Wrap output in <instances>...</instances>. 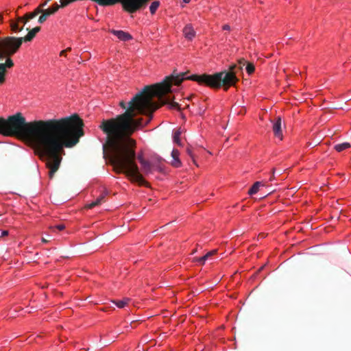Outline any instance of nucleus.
I'll return each mask as SVG.
<instances>
[{
	"instance_id": "6ab92c4d",
	"label": "nucleus",
	"mask_w": 351,
	"mask_h": 351,
	"mask_svg": "<svg viewBox=\"0 0 351 351\" xmlns=\"http://www.w3.org/2000/svg\"><path fill=\"white\" fill-rule=\"evenodd\" d=\"M141 165L142 167V170L143 171V172L145 174H147V173H149L152 172V165L149 161H147L146 160L144 161H141Z\"/></svg>"
},
{
	"instance_id": "7c9ffc66",
	"label": "nucleus",
	"mask_w": 351,
	"mask_h": 351,
	"mask_svg": "<svg viewBox=\"0 0 351 351\" xmlns=\"http://www.w3.org/2000/svg\"><path fill=\"white\" fill-rule=\"evenodd\" d=\"M71 47H68L66 49L62 50L60 53V56H65L67 51H71Z\"/></svg>"
},
{
	"instance_id": "5701e85b",
	"label": "nucleus",
	"mask_w": 351,
	"mask_h": 351,
	"mask_svg": "<svg viewBox=\"0 0 351 351\" xmlns=\"http://www.w3.org/2000/svg\"><path fill=\"white\" fill-rule=\"evenodd\" d=\"M130 300L129 298H124L122 300H114L113 303L115 304L117 307L121 308L125 307L128 304Z\"/></svg>"
},
{
	"instance_id": "ea45409f",
	"label": "nucleus",
	"mask_w": 351,
	"mask_h": 351,
	"mask_svg": "<svg viewBox=\"0 0 351 351\" xmlns=\"http://www.w3.org/2000/svg\"><path fill=\"white\" fill-rule=\"evenodd\" d=\"M245 62V59L242 58L239 60V64H244Z\"/></svg>"
},
{
	"instance_id": "20e7f679",
	"label": "nucleus",
	"mask_w": 351,
	"mask_h": 351,
	"mask_svg": "<svg viewBox=\"0 0 351 351\" xmlns=\"http://www.w3.org/2000/svg\"><path fill=\"white\" fill-rule=\"evenodd\" d=\"M224 72L215 73L213 75H190L187 73H181L176 75L173 74L167 76L162 82L152 86L154 88L156 93L168 94L171 92L173 85L179 86L184 80H189L198 83L199 85H204L213 89H219L221 87L222 75Z\"/></svg>"
},
{
	"instance_id": "4c0bfd02",
	"label": "nucleus",
	"mask_w": 351,
	"mask_h": 351,
	"mask_svg": "<svg viewBox=\"0 0 351 351\" xmlns=\"http://www.w3.org/2000/svg\"><path fill=\"white\" fill-rule=\"evenodd\" d=\"M223 87V90L224 91H228V90L229 89V88L231 86H229V85H222Z\"/></svg>"
},
{
	"instance_id": "e433bc0d",
	"label": "nucleus",
	"mask_w": 351,
	"mask_h": 351,
	"mask_svg": "<svg viewBox=\"0 0 351 351\" xmlns=\"http://www.w3.org/2000/svg\"><path fill=\"white\" fill-rule=\"evenodd\" d=\"M48 3V2H47V0L45 1H44L43 3H40L39 5L41 6V8L43 9V8L45 6L47 5V4Z\"/></svg>"
},
{
	"instance_id": "f257e3e1",
	"label": "nucleus",
	"mask_w": 351,
	"mask_h": 351,
	"mask_svg": "<svg viewBox=\"0 0 351 351\" xmlns=\"http://www.w3.org/2000/svg\"><path fill=\"white\" fill-rule=\"evenodd\" d=\"M158 84L145 86L128 103L121 101L119 106L125 111L114 118L103 119L99 126L102 132L141 130L151 121L153 113L160 106L169 104V108L178 109L177 102L169 103V99H164L166 93H155L156 89L152 86Z\"/></svg>"
},
{
	"instance_id": "aec40b11",
	"label": "nucleus",
	"mask_w": 351,
	"mask_h": 351,
	"mask_svg": "<svg viewBox=\"0 0 351 351\" xmlns=\"http://www.w3.org/2000/svg\"><path fill=\"white\" fill-rule=\"evenodd\" d=\"M160 1H158V0L154 1L151 3V4L149 5V12L152 15H154L156 14L157 10L160 7Z\"/></svg>"
},
{
	"instance_id": "4468645a",
	"label": "nucleus",
	"mask_w": 351,
	"mask_h": 351,
	"mask_svg": "<svg viewBox=\"0 0 351 351\" xmlns=\"http://www.w3.org/2000/svg\"><path fill=\"white\" fill-rule=\"evenodd\" d=\"M171 158L172 160L171 161V165L176 168L180 167L182 166V162L179 158L180 152L178 149H173L171 152Z\"/></svg>"
},
{
	"instance_id": "412c9836",
	"label": "nucleus",
	"mask_w": 351,
	"mask_h": 351,
	"mask_svg": "<svg viewBox=\"0 0 351 351\" xmlns=\"http://www.w3.org/2000/svg\"><path fill=\"white\" fill-rule=\"evenodd\" d=\"M262 185L261 182H256L249 190L248 194L250 195L256 194L258 191L259 187Z\"/></svg>"
},
{
	"instance_id": "1a4fd4ad",
	"label": "nucleus",
	"mask_w": 351,
	"mask_h": 351,
	"mask_svg": "<svg viewBox=\"0 0 351 351\" xmlns=\"http://www.w3.org/2000/svg\"><path fill=\"white\" fill-rule=\"evenodd\" d=\"M59 8L60 5L57 3H55L51 8L43 9V14L39 16L38 22L40 24L43 23L46 21L49 16L55 14Z\"/></svg>"
},
{
	"instance_id": "a18cd8bd",
	"label": "nucleus",
	"mask_w": 351,
	"mask_h": 351,
	"mask_svg": "<svg viewBox=\"0 0 351 351\" xmlns=\"http://www.w3.org/2000/svg\"><path fill=\"white\" fill-rule=\"evenodd\" d=\"M152 130H146L145 132H151Z\"/></svg>"
},
{
	"instance_id": "72a5a7b5",
	"label": "nucleus",
	"mask_w": 351,
	"mask_h": 351,
	"mask_svg": "<svg viewBox=\"0 0 351 351\" xmlns=\"http://www.w3.org/2000/svg\"><path fill=\"white\" fill-rule=\"evenodd\" d=\"M187 153L191 156V158H192L193 163L195 164V160L194 156H193L191 150L189 148L187 149Z\"/></svg>"
},
{
	"instance_id": "79ce46f5",
	"label": "nucleus",
	"mask_w": 351,
	"mask_h": 351,
	"mask_svg": "<svg viewBox=\"0 0 351 351\" xmlns=\"http://www.w3.org/2000/svg\"><path fill=\"white\" fill-rule=\"evenodd\" d=\"M42 241H43V243H47V242H48V241H47V239H45V238H43V239H42Z\"/></svg>"
},
{
	"instance_id": "a19ab883",
	"label": "nucleus",
	"mask_w": 351,
	"mask_h": 351,
	"mask_svg": "<svg viewBox=\"0 0 351 351\" xmlns=\"http://www.w3.org/2000/svg\"><path fill=\"white\" fill-rule=\"evenodd\" d=\"M184 3H189L191 0H182Z\"/></svg>"
},
{
	"instance_id": "c03bdc74",
	"label": "nucleus",
	"mask_w": 351,
	"mask_h": 351,
	"mask_svg": "<svg viewBox=\"0 0 351 351\" xmlns=\"http://www.w3.org/2000/svg\"><path fill=\"white\" fill-rule=\"evenodd\" d=\"M196 251H197L196 250H194L193 251V254L195 253V252H196Z\"/></svg>"
},
{
	"instance_id": "9d476101",
	"label": "nucleus",
	"mask_w": 351,
	"mask_h": 351,
	"mask_svg": "<svg viewBox=\"0 0 351 351\" xmlns=\"http://www.w3.org/2000/svg\"><path fill=\"white\" fill-rule=\"evenodd\" d=\"M238 78L236 75L233 72H227L224 73L222 75L221 80V86L222 85H229V86H235L236 83L238 82Z\"/></svg>"
},
{
	"instance_id": "c756f323",
	"label": "nucleus",
	"mask_w": 351,
	"mask_h": 351,
	"mask_svg": "<svg viewBox=\"0 0 351 351\" xmlns=\"http://www.w3.org/2000/svg\"><path fill=\"white\" fill-rule=\"evenodd\" d=\"M274 136L279 141H282L283 138L282 133H274Z\"/></svg>"
},
{
	"instance_id": "393cba45",
	"label": "nucleus",
	"mask_w": 351,
	"mask_h": 351,
	"mask_svg": "<svg viewBox=\"0 0 351 351\" xmlns=\"http://www.w3.org/2000/svg\"><path fill=\"white\" fill-rule=\"evenodd\" d=\"M64 228H65V226L64 224H59V225H57L55 226L50 227V229L52 232H55L56 230L61 231V230H63Z\"/></svg>"
},
{
	"instance_id": "c9c22d12",
	"label": "nucleus",
	"mask_w": 351,
	"mask_h": 351,
	"mask_svg": "<svg viewBox=\"0 0 351 351\" xmlns=\"http://www.w3.org/2000/svg\"><path fill=\"white\" fill-rule=\"evenodd\" d=\"M137 158H138V161H139V162H140V163L141 162V161H144V160H145L143 158V154H139V155H138Z\"/></svg>"
},
{
	"instance_id": "423d86ee",
	"label": "nucleus",
	"mask_w": 351,
	"mask_h": 351,
	"mask_svg": "<svg viewBox=\"0 0 351 351\" xmlns=\"http://www.w3.org/2000/svg\"><path fill=\"white\" fill-rule=\"evenodd\" d=\"M84 123L77 113L59 119L44 120L43 132H84Z\"/></svg>"
},
{
	"instance_id": "f8f14e48",
	"label": "nucleus",
	"mask_w": 351,
	"mask_h": 351,
	"mask_svg": "<svg viewBox=\"0 0 351 351\" xmlns=\"http://www.w3.org/2000/svg\"><path fill=\"white\" fill-rule=\"evenodd\" d=\"M182 32H183L184 37L189 40H192L195 36V32L193 27L191 24H187L183 28Z\"/></svg>"
},
{
	"instance_id": "f3484780",
	"label": "nucleus",
	"mask_w": 351,
	"mask_h": 351,
	"mask_svg": "<svg viewBox=\"0 0 351 351\" xmlns=\"http://www.w3.org/2000/svg\"><path fill=\"white\" fill-rule=\"evenodd\" d=\"M351 147V145L348 142L337 144L334 146V149L338 152H341Z\"/></svg>"
},
{
	"instance_id": "0eeeda50",
	"label": "nucleus",
	"mask_w": 351,
	"mask_h": 351,
	"mask_svg": "<svg viewBox=\"0 0 351 351\" xmlns=\"http://www.w3.org/2000/svg\"><path fill=\"white\" fill-rule=\"evenodd\" d=\"M23 40L20 37L5 36L0 38V60L5 56H12L21 48Z\"/></svg>"
},
{
	"instance_id": "c85d7f7f",
	"label": "nucleus",
	"mask_w": 351,
	"mask_h": 351,
	"mask_svg": "<svg viewBox=\"0 0 351 351\" xmlns=\"http://www.w3.org/2000/svg\"><path fill=\"white\" fill-rule=\"evenodd\" d=\"M25 19V16H18L17 19H16V22L19 23H23L24 25H25L27 22L26 21V19Z\"/></svg>"
},
{
	"instance_id": "473e14b6",
	"label": "nucleus",
	"mask_w": 351,
	"mask_h": 351,
	"mask_svg": "<svg viewBox=\"0 0 351 351\" xmlns=\"http://www.w3.org/2000/svg\"><path fill=\"white\" fill-rule=\"evenodd\" d=\"M8 234H9L8 230H1L0 237H5V236H8Z\"/></svg>"
},
{
	"instance_id": "f704fd0d",
	"label": "nucleus",
	"mask_w": 351,
	"mask_h": 351,
	"mask_svg": "<svg viewBox=\"0 0 351 351\" xmlns=\"http://www.w3.org/2000/svg\"><path fill=\"white\" fill-rule=\"evenodd\" d=\"M222 29L229 31L230 30V26L228 24H225L222 26Z\"/></svg>"
},
{
	"instance_id": "dca6fc26",
	"label": "nucleus",
	"mask_w": 351,
	"mask_h": 351,
	"mask_svg": "<svg viewBox=\"0 0 351 351\" xmlns=\"http://www.w3.org/2000/svg\"><path fill=\"white\" fill-rule=\"evenodd\" d=\"M282 119L280 117H276L273 121V132H282Z\"/></svg>"
},
{
	"instance_id": "cd10ccee",
	"label": "nucleus",
	"mask_w": 351,
	"mask_h": 351,
	"mask_svg": "<svg viewBox=\"0 0 351 351\" xmlns=\"http://www.w3.org/2000/svg\"><path fill=\"white\" fill-rule=\"evenodd\" d=\"M43 9L41 8V6H38L33 12L35 14L36 16H37L38 14L41 13L43 14Z\"/></svg>"
},
{
	"instance_id": "b1692460",
	"label": "nucleus",
	"mask_w": 351,
	"mask_h": 351,
	"mask_svg": "<svg viewBox=\"0 0 351 351\" xmlns=\"http://www.w3.org/2000/svg\"><path fill=\"white\" fill-rule=\"evenodd\" d=\"M245 70H246L247 73L249 75H251L255 71V66H254V64L252 62H247L246 67H245Z\"/></svg>"
},
{
	"instance_id": "f03ea898",
	"label": "nucleus",
	"mask_w": 351,
	"mask_h": 351,
	"mask_svg": "<svg viewBox=\"0 0 351 351\" xmlns=\"http://www.w3.org/2000/svg\"><path fill=\"white\" fill-rule=\"evenodd\" d=\"M5 136H15L34 147L47 157V165L50 178L59 169L64 152L63 147L77 144L84 133H1Z\"/></svg>"
},
{
	"instance_id": "a211bd4d",
	"label": "nucleus",
	"mask_w": 351,
	"mask_h": 351,
	"mask_svg": "<svg viewBox=\"0 0 351 351\" xmlns=\"http://www.w3.org/2000/svg\"><path fill=\"white\" fill-rule=\"evenodd\" d=\"M217 252V250H213V251H210L209 252H208L206 255L200 257V258H195V261L196 262H198L199 263H201L202 265H204L205 261L211 256H213V254H216Z\"/></svg>"
},
{
	"instance_id": "ddd939ff",
	"label": "nucleus",
	"mask_w": 351,
	"mask_h": 351,
	"mask_svg": "<svg viewBox=\"0 0 351 351\" xmlns=\"http://www.w3.org/2000/svg\"><path fill=\"white\" fill-rule=\"evenodd\" d=\"M41 28L39 26L35 27L32 29L24 37H20L23 42H31L36 36V34L40 31Z\"/></svg>"
},
{
	"instance_id": "bb28decb",
	"label": "nucleus",
	"mask_w": 351,
	"mask_h": 351,
	"mask_svg": "<svg viewBox=\"0 0 351 351\" xmlns=\"http://www.w3.org/2000/svg\"><path fill=\"white\" fill-rule=\"evenodd\" d=\"M180 134V133H175V135L173 136V142L178 145H181Z\"/></svg>"
},
{
	"instance_id": "2eb2a0df",
	"label": "nucleus",
	"mask_w": 351,
	"mask_h": 351,
	"mask_svg": "<svg viewBox=\"0 0 351 351\" xmlns=\"http://www.w3.org/2000/svg\"><path fill=\"white\" fill-rule=\"evenodd\" d=\"M107 193L105 192L99 195L95 201L93 202L90 204L86 206L87 208H93V207L101 204L103 202H104L105 197L106 196Z\"/></svg>"
},
{
	"instance_id": "4be33fe9",
	"label": "nucleus",
	"mask_w": 351,
	"mask_h": 351,
	"mask_svg": "<svg viewBox=\"0 0 351 351\" xmlns=\"http://www.w3.org/2000/svg\"><path fill=\"white\" fill-rule=\"evenodd\" d=\"M10 28L12 32L17 33L23 29V26L19 27L17 22H14L12 20L10 21Z\"/></svg>"
},
{
	"instance_id": "a878e982",
	"label": "nucleus",
	"mask_w": 351,
	"mask_h": 351,
	"mask_svg": "<svg viewBox=\"0 0 351 351\" xmlns=\"http://www.w3.org/2000/svg\"><path fill=\"white\" fill-rule=\"evenodd\" d=\"M24 16V19H26L27 22H28L29 20L34 19L36 16L35 14L33 12H27Z\"/></svg>"
},
{
	"instance_id": "37998d69",
	"label": "nucleus",
	"mask_w": 351,
	"mask_h": 351,
	"mask_svg": "<svg viewBox=\"0 0 351 351\" xmlns=\"http://www.w3.org/2000/svg\"><path fill=\"white\" fill-rule=\"evenodd\" d=\"M3 21V16L2 14H0V22Z\"/></svg>"
},
{
	"instance_id": "6e6552de",
	"label": "nucleus",
	"mask_w": 351,
	"mask_h": 351,
	"mask_svg": "<svg viewBox=\"0 0 351 351\" xmlns=\"http://www.w3.org/2000/svg\"><path fill=\"white\" fill-rule=\"evenodd\" d=\"M12 56H5L4 63H0V84H3L5 81L6 69H11L14 66V63L11 58Z\"/></svg>"
},
{
	"instance_id": "9b49d317",
	"label": "nucleus",
	"mask_w": 351,
	"mask_h": 351,
	"mask_svg": "<svg viewBox=\"0 0 351 351\" xmlns=\"http://www.w3.org/2000/svg\"><path fill=\"white\" fill-rule=\"evenodd\" d=\"M110 33L116 36L117 38L121 41H129L132 40V36L129 33L123 30H116L114 29L109 30Z\"/></svg>"
},
{
	"instance_id": "39448f33",
	"label": "nucleus",
	"mask_w": 351,
	"mask_h": 351,
	"mask_svg": "<svg viewBox=\"0 0 351 351\" xmlns=\"http://www.w3.org/2000/svg\"><path fill=\"white\" fill-rule=\"evenodd\" d=\"M44 120L27 122L24 114L17 112L6 119L0 117V132H43Z\"/></svg>"
},
{
	"instance_id": "7ed1b4c3",
	"label": "nucleus",
	"mask_w": 351,
	"mask_h": 351,
	"mask_svg": "<svg viewBox=\"0 0 351 351\" xmlns=\"http://www.w3.org/2000/svg\"><path fill=\"white\" fill-rule=\"evenodd\" d=\"M131 134L106 133L103 148L105 150L108 147L113 152L112 164L117 173H123L139 184L146 185L147 182L140 173L135 162L136 141L130 136Z\"/></svg>"
},
{
	"instance_id": "2f4dec72",
	"label": "nucleus",
	"mask_w": 351,
	"mask_h": 351,
	"mask_svg": "<svg viewBox=\"0 0 351 351\" xmlns=\"http://www.w3.org/2000/svg\"><path fill=\"white\" fill-rule=\"evenodd\" d=\"M275 173H276V169L275 168H273L272 170H271V176L269 178V181L271 182L273 180H274L276 179V177H275Z\"/></svg>"
},
{
	"instance_id": "58836bf2",
	"label": "nucleus",
	"mask_w": 351,
	"mask_h": 351,
	"mask_svg": "<svg viewBox=\"0 0 351 351\" xmlns=\"http://www.w3.org/2000/svg\"><path fill=\"white\" fill-rule=\"evenodd\" d=\"M320 142H321L320 140L315 141V143H313V146H316V145H319L320 143Z\"/></svg>"
}]
</instances>
